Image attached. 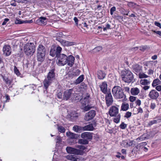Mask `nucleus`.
<instances>
[{"label": "nucleus", "mask_w": 161, "mask_h": 161, "mask_svg": "<svg viewBox=\"0 0 161 161\" xmlns=\"http://www.w3.org/2000/svg\"><path fill=\"white\" fill-rule=\"evenodd\" d=\"M46 49L44 46L39 44L36 50V58L38 61L43 62L45 58Z\"/></svg>", "instance_id": "nucleus-1"}, {"label": "nucleus", "mask_w": 161, "mask_h": 161, "mask_svg": "<svg viewBox=\"0 0 161 161\" xmlns=\"http://www.w3.org/2000/svg\"><path fill=\"white\" fill-rule=\"evenodd\" d=\"M24 51L27 55H33L35 52V49L33 43H26L24 47Z\"/></svg>", "instance_id": "nucleus-2"}, {"label": "nucleus", "mask_w": 161, "mask_h": 161, "mask_svg": "<svg viewBox=\"0 0 161 161\" xmlns=\"http://www.w3.org/2000/svg\"><path fill=\"white\" fill-rule=\"evenodd\" d=\"M112 92L113 96L116 98H122L124 95L122 88L119 86H114L112 90Z\"/></svg>", "instance_id": "nucleus-3"}, {"label": "nucleus", "mask_w": 161, "mask_h": 161, "mask_svg": "<svg viewBox=\"0 0 161 161\" xmlns=\"http://www.w3.org/2000/svg\"><path fill=\"white\" fill-rule=\"evenodd\" d=\"M120 73L123 80L125 82L130 83L132 80L133 76L130 71H121Z\"/></svg>", "instance_id": "nucleus-4"}, {"label": "nucleus", "mask_w": 161, "mask_h": 161, "mask_svg": "<svg viewBox=\"0 0 161 161\" xmlns=\"http://www.w3.org/2000/svg\"><path fill=\"white\" fill-rule=\"evenodd\" d=\"M57 63L59 66H63L67 63V56L64 54H59L58 56Z\"/></svg>", "instance_id": "nucleus-5"}, {"label": "nucleus", "mask_w": 161, "mask_h": 161, "mask_svg": "<svg viewBox=\"0 0 161 161\" xmlns=\"http://www.w3.org/2000/svg\"><path fill=\"white\" fill-rule=\"evenodd\" d=\"M77 93L73 89L67 90L64 91V93L63 99L67 100H68L71 96H73V97H77L76 95Z\"/></svg>", "instance_id": "nucleus-6"}, {"label": "nucleus", "mask_w": 161, "mask_h": 161, "mask_svg": "<svg viewBox=\"0 0 161 161\" xmlns=\"http://www.w3.org/2000/svg\"><path fill=\"white\" fill-rule=\"evenodd\" d=\"M66 150L68 153L75 155H82L83 152L82 151L73 147H67L66 148Z\"/></svg>", "instance_id": "nucleus-7"}, {"label": "nucleus", "mask_w": 161, "mask_h": 161, "mask_svg": "<svg viewBox=\"0 0 161 161\" xmlns=\"http://www.w3.org/2000/svg\"><path fill=\"white\" fill-rule=\"evenodd\" d=\"M62 48L59 46L57 47L56 48L54 47H52L50 50V55L52 57L55 56L57 57L61 53Z\"/></svg>", "instance_id": "nucleus-8"}, {"label": "nucleus", "mask_w": 161, "mask_h": 161, "mask_svg": "<svg viewBox=\"0 0 161 161\" xmlns=\"http://www.w3.org/2000/svg\"><path fill=\"white\" fill-rule=\"evenodd\" d=\"M89 96H87L82 100V103L83 105H86L84 108H82L83 110L85 111H88L92 107V106L89 104Z\"/></svg>", "instance_id": "nucleus-9"}, {"label": "nucleus", "mask_w": 161, "mask_h": 161, "mask_svg": "<svg viewBox=\"0 0 161 161\" xmlns=\"http://www.w3.org/2000/svg\"><path fill=\"white\" fill-rule=\"evenodd\" d=\"M119 106H112L111 107L109 111V113L111 116H114L116 115L119 113Z\"/></svg>", "instance_id": "nucleus-10"}, {"label": "nucleus", "mask_w": 161, "mask_h": 161, "mask_svg": "<svg viewBox=\"0 0 161 161\" xmlns=\"http://www.w3.org/2000/svg\"><path fill=\"white\" fill-rule=\"evenodd\" d=\"M96 115V112L94 110H91L86 113L84 117V119L87 121L92 119Z\"/></svg>", "instance_id": "nucleus-11"}, {"label": "nucleus", "mask_w": 161, "mask_h": 161, "mask_svg": "<svg viewBox=\"0 0 161 161\" xmlns=\"http://www.w3.org/2000/svg\"><path fill=\"white\" fill-rule=\"evenodd\" d=\"M105 97L106 102L108 106L111 105L113 102V99L111 92H108Z\"/></svg>", "instance_id": "nucleus-12"}, {"label": "nucleus", "mask_w": 161, "mask_h": 161, "mask_svg": "<svg viewBox=\"0 0 161 161\" xmlns=\"http://www.w3.org/2000/svg\"><path fill=\"white\" fill-rule=\"evenodd\" d=\"M4 54L7 56L10 55L11 52V48L10 46L5 45L4 46L3 48Z\"/></svg>", "instance_id": "nucleus-13"}, {"label": "nucleus", "mask_w": 161, "mask_h": 161, "mask_svg": "<svg viewBox=\"0 0 161 161\" xmlns=\"http://www.w3.org/2000/svg\"><path fill=\"white\" fill-rule=\"evenodd\" d=\"M159 93L155 90L151 91L149 94V97L152 99H156L159 96Z\"/></svg>", "instance_id": "nucleus-14"}, {"label": "nucleus", "mask_w": 161, "mask_h": 161, "mask_svg": "<svg viewBox=\"0 0 161 161\" xmlns=\"http://www.w3.org/2000/svg\"><path fill=\"white\" fill-rule=\"evenodd\" d=\"M75 60V57L72 55H69L67 57V63L68 65L72 67L74 64Z\"/></svg>", "instance_id": "nucleus-15"}, {"label": "nucleus", "mask_w": 161, "mask_h": 161, "mask_svg": "<svg viewBox=\"0 0 161 161\" xmlns=\"http://www.w3.org/2000/svg\"><path fill=\"white\" fill-rule=\"evenodd\" d=\"M81 137L83 139H86V140L92 139V134L89 132H85L81 135Z\"/></svg>", "instance_id": "nucleus-16"}, {"label": "nucleus", "mask_w": 161, "mask_h": 161, "mask_svg": "<svg viewBox=\"0 0 161 161\" xmlns=\"http://www.w3.org/2000/svg\"><path fill=\"white\" fill-rule=\"evenodd\" d=\"M133 144V141H123L121 142L120 145L123 147H127L131 146Z\"/></svg>", "instance_id": "nucleus-17"}, {"label": "nucleus", "mask_w": 161, "mask_h": 161, "mask_svg": "<svg viewBox=\"0 0 161 161\" xmlns=\"http://www.w3.org/2000/svg\"><path fill=\"white\" fill-rule=\"evenodd\" d=\"M36 22L38 25H45L47 23V18L45 17H41L37 19Z\"/></svg>", "instance_id": "nucleus-18"}, {"label": "nucleus", "mask_w": 161, "mask_h": 161, "mask_svg": "<svg viewBox=\"0 0 161 161\" xmlns=\"http://www.w3.org/2000/svg\"><path fill=\"white\" fill-rule=\"evenodd\" d=\"M101 90L104 94L107 93V84L106 82H103L102 84L100 86Z\"/></svg>", "instance_id": "nucleus-19"}, {"label": "nucleus", "mask_w": 161, "mask_h": 161, "mask_svg": "<svg viewBox=\"0 0 161 161\" xmlns=\"http://www.w3.org/2000/svg\"><path fill=\"white\" fill-rule=\"evenodd\" d=\"M60 42L63 46H70L75 44V43L74 42H69L62 40H61Z\"/></svg>", "instance_id": "nucleus-20"}, {"label": "nucleus", "mask_w": 161, "mask_h": 161, "mask_svg": "<svg viewBox=\"0 0 161 161\" xmlns=\"http://www.w3.org/2000/svg\"><path fill=\"white\" fill-rule=\"evenodd\" d=\"M66 135L69 138L71 139H76L78 137V135L71 132L70 131L67 132L66 133Z\"/></svg>", "instance_id": "nucleus-21"}, {"label": "nucleus", "mask_w": 161, "mask_h": 161, "mask_svg": "<svg viewBox=\"0 0 161 161\" xmlns=\"http://www.w3.org/2000/svg\"><path fill=\"white\" fill-rule=\"evenodd\" d=\"M72 130L77 133H80L83 131V127L76 125L73 127Z\"/></svg>", "instance_id": "nucleus-22"}, {"label": "nucleus", "mask_w": 161, "mask_h": 161, "mask_svg": "<svg viewBox=\"0 0 161 161\" xmlns=\"http://www.w3.org/2000/svg\"><path fill=\"white\" fill-rule=\"evenodd\" d=\"M52 82V81L50 80H49L47 78L45 79L43 82V84L44 86L46 89L48 88L49 86L51 84Z\"/></svg>", "instance_id": "nucleus-23"}, {"label": "nucleus", "mask_w": 161, "mask_h": 161, "mask_svg": "<svg viewBox=\"0 0 161 161\" xmlns=\"http://www.w3.org/2000/svg\"><path fill=\"white\" fill-rule=\"evenodd\" d=\"M140 90L137 87H134L132 88L130 90V92L133 95H137L140 92Z\"/></svg>", "instance_id": "nucleus-24"}, {"label": "nucleus", "mask_w": 161, "mask_h": 161, "mask_svg": "<svg viewBox=\"0 0 161 161\" xmlns=\"http://www.w3.org/2000/svg\"><path fill=\"white\" fill-rule=\"evenodd\" d=\"M55 74L54 71H50L47 75V78L52 81L55 79Z\"/></svg>", "instance_id": "nucleus-25"}, {"label": "nucleus", "mask_w": 161, "mask_h": 161, "mask_svg": "<svg viewBox=\"0 0 161 161\" xmlns=\"http://www.w3.org/2000/svg\"><path fill=\"white\" fill-rule=\"evenodd\" d=\"M94 129V128L92 124H90L86 126L83 127V130H84L92 131Z\"/></svg>", "instance_id": "nucleus-26"}, {"label": "nucleus", "mask_w": 161, "mask_h": 161, "mask_svg": "<svg viewBox=\"0 0 161 161\" xmlns=\"http://www.w3.org/2000/svg\"><path fill=\"white\" fill-rule=\"evenodd\" d=\"M84 75H83L79 76L76 80L74 82V84L77 85L81 82L84 80Z\"/></svg>", "instance_id": "nucleus-27"}, {"label": "nucleus", "mask_w": 161, "mask_h": 161, "mask_svg": "<svg viewBox=\"0 0 161 161\" xmlns=\"http://www.w3.org/2000/svg\"><path fill=\"white\" fill-rule=\"evenodd\" d=\"M161 121V119L159 118L154 119L153 120L150 121L148 125H152L155 124H156L160 122Z\"/></svg>", "instance_id": "nucleus-28"}, {"label": "nucleus", "mask_w": 161, "mask_h": 161, "mask_svg": "<svg viewBox=\"0 0 161 161\" xmlns=\"http://www.w3.org/2000/svg\"><path fill=\"white\" fill-rule=\"evenodd\" d=\"M129 108V104L126 103H122L121 106V109L124 111L127 110Z\"/></svg>", "instance_id": "nucleus-29"}, {"label": "nucleus", "mask_w": 161, "mask_h": 161, "mask_svg": "<svg viewBox=\"0 0 161 161\" xmlns=\"http://www.w3.org/2000/svg\"><path fill=\"white\" fill-rule=\"evenodd\" d=\"M32 22V20H25L23 21H20V20L16 19L15 21V24H21L25 23H31Z\"/></svg>", "instance_id": "nucleus-30"}, {"label": "nucleus", "mask_w": 161, "mask_h": 161, "mask_svg": "<svg viewBox=\"0 0 161 161\" xmlns=\"http://www.w3.org/2000/svg\"><path fill=\"white\" fill-rule=\"evenodd\" d=\"M97 75L98 78L100 79H103L105 75V74L103 72V71H98Z\"/></svg>", "instance_id": "nucleus-31"}, {"label": "nucleus", "mask_w": 161, "mask_h": 161, "mask_svg": "<svg viewBox=\"0 0 161 161\" xmlns=\"http://www.w3.org/2000/svg\"><path fill=\"white\" fill-rule=\"evenodd\" d=\"M140 82L141 84L144 86L148 85L150 84V81L146 79L141 80Z\"/></svg>", "instance_id": "nucleus-32"}, {"label": "nucleus", "mask_w": 161, "mask_h": 161, "mask_svg": "<svg viewBox=\"0 0 161 161\" xmlns=\"http://www.w3.org/2000/svg\"><path fill=\"white\" fill-rule=\"evenodd\" d=\"M78 143L82 144H87L88 143V141L84 139H80L78 140Z\"/></svg>", "instance_id": "nucleus-33"}, {"label": "nucleus", "mask_w": 161, "mask_h": 161, "mask_svg": "<svg viewBox=\"0 0 161 161\" xmlns=\"http://www.w3.org/2000/svg\"><path fill=\"white\" fill-rule=\"evenodd\" d=\"M161 82L158 79H155L153 81L152 84L153 86L155 87L156 86L158 85H159L161 84Z\"/></svg>", "instance_id": "nucleus-34"}, {"label": "nucleus", "mask_w": 161, "mask_h": 161, "mask_svg": "<svg viewBox=\"0 0 161 161\" xmlns=\"http://www.w3.org/2000/svg\"><path fill=\"white\" fill-rule=\"evenodd\" d=\"M114 19L119 21L120 22L123 21V17L118 15H114Z\"/></svg>", "instance_id": "nucleus-35"}, {"label": "nucleus", "mask_w": 161, "mask_h": 161, "mask_svg": "<svg viewBox=\"0 0 161 161\" xmlns=\"http://www.w3.org/2000/svg\"><path fill=\"white\" fill-rule=\"evenodd\" d=\"M142 67L138 64H136L133 65V69L134 70H141Z\"/></svg>", "instance_id": "nucleus-36"}, {"label": "nucleus", "mask_w": 161, "mask_h": 161, "mask_svg": "<svg viewBox=\"0 0 161 161\" xmlns=\"http://www.w3.org/2000/svg\"><path fill=\"white\" fill-rule=\"evenodd\" d=\"M127 5L129 7L133 8H136L138 6L136 3L132 2H128Z\"/></svg>", "instance_id": "nucleus-37"}, {"label": "nucleus", "mask_w": 161, "mask_h": 161, "mask_svg": "<svg viewBox=\"0 0 161 161\" xmlns=\"http://www.w3.org/2000/svg\"><path fill=\"white\" fill-rule=\"evenodd\" d=\"M103 49V48L102 47L100 46H99L95 47L94 49H93L92 50V52L93 53H96L97 52H98L102 50Z\"/></svg>", "instance_id": "nucleus-38"}, {"label": "nucleus", "mask_w": 161, "mask_h": 161, "mask_svg": "<svg viewBox=\"0 0 161 161\" xmlns=\"http://www.w3.org/2000/svg\"><path fill=\"white\" fill-rule=\"evenodd\" d=\"M139 77L140 78H147L148 76L142 72H140L138 74Z\"/></svg>", "instance_id": "nucleus-39"}, {"label": "nucleus", "mask_w": 161, "mask_h": 161, "mask_svg": "<svg viewBox=\"0 0 161 161\" xmlns=\"http://www.w3.org/2000/svg\"><path fill=\"white\" fill-rule=\"evenodd\" d=\"M66 158L68 160L74 161L75 158L74 155H68L66 156Z\"/></svg>", "instance_id": "nucleus-40"}, {"label": "nucleus", "mask_w": 161, "mask_h": 161, "mask_svg": "<svg viewBox=\"0 0 161 161\" xmlns=\"http://www.w3.org/2000/svg\"><path fill=\"white\" fill-rule=\"evenodd\" d=\"M120 115L119 114L117 116L115 117L114 119V122L118 123L119 122L120 119Z\"/></svg>", "instance_id": "nucleus-41"}, {"label": "nucleus", "mask_w": 161, "mask_h": 161, "mask_svg": "<svg viewBox=\"0 0 161 161\" xmlns=\"http://www.w3.org/2000/svg\"><path fill=\"white\" fill-rule=\"evenodd\" d=\"M68 75H69V76L70 77H72L74 76H77L79 75V74H76L75 73L74 71H69L68 73Z\"/></svg>", "instance_id": "nucleus-42"}, {"label": "nucleus", "mask_w": 161, "mask_h": 161, "mask_svg": "<svg viewBox=\"0 0 161 161\" xmlns=\"http://www.w3.org/2000/svg\"><path fill=\"white\" fill-rule=\"evenodd\" d=\"M58 131L61 133H64L65 131V129L62 126H58Z\"/></svg>", "instance_id": "nucleus-43"}, {"label": "nucleus", "mask_w": 161, "mask_h": 161, "mask_svg": "<svg viewBox=\"0 0 161 161\" xmlns=\"http://www.w3.org/2000/svg\"><path fill=\"white\" fill-rule=\"evenodd\" d=\"M4 63L2 58L0 57V69H3Z\"/></svg>", "instance_id": "nucleus-44"}, {"label": "nucleus", "mask_w": 161, "mask_h": 161, "mask_svg": "<svg viewBox=\"0 0 161 161\" xmlns=\"http://www.w3.org/2000/svg\"><path fill=\"white\" fill-rule=\"evenodd\" d=\"M132 115V113L131 112L128 111L125 113L124 117L126 118H128L130 117Z\"/></svg>", "instance_id": "nucleus-45"}, {"label": "nucleus", "mask_w": 161, "mask_h": 161, "mask_svg": "<svg viewBox=\"0 0 161 161\" xmlns=\"http://www.w3.org/2000/svg\"><path fill=\"white\" fill-rule=\"evenodd\" d=\"M119 127L122 129H125L127 127V125L124 122H122L120 125Z\"/></svg>", "instance_id": "nucleus-46"}, {"label": "nucleus", "mask_w": 161, "mask_h": 161, "mask_svg": "<svg viewBox=\"0 0 161 161\" xmlns=\"http://www.w3.org/2000/svg\"><path fill=\"white\" fill-rule=\"evenodd\" d=\"M14 1L17 2L18 3H27L29 1L27 0H14Z\"/></svg>", "instance_id": "nucleus-47"}, {"label": "nucleus", "mask_w": 161, "mask_h": 161, "mask_svg": "<svg viewBox=\"0 0 161 161\" xmlns=\"http://www.w3.org/2000/svg\"><path fill=\"white\" fill-rule=\"evenodd\" d=\"M116 8L114 6L112 7L110 10V13L111 15H113L114 12L116 11Z\"/></svg>", "instance_id": "nucleus-48"}, {"label": "nucleus", "mask_w": 161, "mask_h": 161, "mask_svg": "<svg viewBox=\"0 0 161 161\" xmlns=\"http://www.w3.org/2000/svg\"><path fill=\"white\" fill-rule=\"evenodd\" d=\"M3 79L5 80V81L6 83L7 84L9 85V84H11V80H9L8 79V78H7L4 77Z\"/></svg>", "instance_id": "nucleus-49"}, {"label": "nucleus", "mask_w": 161, "mask_h": 161, "mask_svg": "<svg viewBox=\"0 0 161 161\" xmlns=\"http://www.w3.org/2000/svg\"><path fill=\"white\" fill-rule=\"evenodd\" d=\"M76 147L79 148L80 150L83 151V150L86 149L85 147L83 145H78L76 146Z\"/></svg>", "instance_id": "nucleus-50"}, {"label": "nucleus", "mask_w": 161, "mask_h": 161, "mask_svg": "<svg viewBox=\"0 0 161 161\" xmlns=\"http://www.w3.org/2000/svg\"><path fill=\"white\" fill-rule=\"evenodd\" d=\"M156 107V104L154 103H152L150 105V108L152 109H154Z\"/></svg>", "instance_id": "nucleus-51"}, {"label": "nucleus", "mask_w": 161, "mask_h": 161, "mask_svg": "<svg viewBox=\"0 0 161 161\" xmlns=\"http://www.w3.org/2000/svg\"><path fill=\"white\" fill-rule=\"evenodd\" d=\"M14 73L15 74L18 76L22 77L23 75L19 71H14Z\"/></svg>", "instance_id": "nucleus-52"}, {"label": "nucleus", "mask_w": 161, "mask_h": 161, "mask_svg": "<svg viewBox=\"0 0 161 161\" xmlns=\"http://www.w3.org/2000/svg\"><path fill=\"white\" fill-rule=\"evenodd\" d=\"M110 25L108 24H107L106 25V26L105 27H104L103 28V30L104 31H105L107 30V29H110Z\"/></svg>", "instance_id": "nucleus-53"}, {"label": "nucleus", "mask_w": 161, "mask_h": 161, "mask_svg": "<svg viewBox=\"0 0 161 161\" xmlns=\"http://www.w3.org/2000/svg\"><path fill=\"white\" fill-rule=\"evenodd\" d=\"M147 48V46H143L140 47V49L141 51H144Z\"/></svg>", "instance_id": "nucleus-54"}, {"label": "nucleus", "mask_w": 161, "mask_h": 161, "mask_svg": "<svg viewBox=\"0 0 161 161\" xmlns=\"http://www.w3.org/2000/svg\"><path fill=\"white\" fill-rule=\"evenodd\" d=\"M136 100V97L130 96L129 97V100L131 102H133Z\"/></svg>", "instance_id": "nucleus-55"}, {"label": "nucleus", "mask_w": 161, "mask_h": 161, "mask_svg": "<svg viewBox=\"0 0 161 161\" xmlns=\"http://www.w3.org/2000/svg\"><path fill=\"white\" fill-rule=\"evenodd\" d=\"M57 96L58 98L61 99L62 97V93L61 92H59L57 94Z\"/></svg>", "instance_id": "nucleus-56"}, {"label": "nucleus", "mask_w": 161, "mask_h": 161, "mask_svg": "<svg viewBox=\"0 0 161 161\" xmlns=\"http://www.w3.org/2000/svg\"><path fill=\"white\" fill-rule=\"evenodd\" d=\"M141 103V101L139 99H137L136 102V105H138L139 106H140Z\"/></svg>", "instance_id": "nucleus-57"}, {"label": "nucleus", "mask_w": 161, "mask_h": 161, "mask_svg": "<svg viewBox=\"0 0 161 161\" xmlns=\"http://www.w3.org/2000/svg\"><path fill=\"white\" fill-rule=\"evenodd\" d=\"M154 25L156 26L159 27L160 28H161V25L160 23H159V22H158L157 21H155L154 22Z\"/></svg>", "instance_id": "nucleus-58"}, {"label": "nucleus", "mask_w": 161, "mask_h": 161, "mask_svg": "<svg viewBox=\"0 0 161 161\" xmlns=\"http://www.w3.org/2000/svg\"><path fill=\"white\" fill-rule=\"evenodd\" d=\"M9 20V19L8 18H5L4 19V21L2 24V25H6V23Z\"/></svg>", "instance_id": "nucleus-59"}, {"label": "nucleus", "mask_w": 161, "mask_h": 161, "mask_svg": "<svg viewBox=\"0 0 161 161\" xmlns=\"http://www.w3.org/2000/svg\"><path fill=\"white\" fill-rule=\"evenodd\" d=\"M74 20L75 21V25H78V19H77V18L76 17H75L74 18Z\"/></svg>", "instance_id": "nucleus-60"}, {"label": "nucleus", "mask_w": 161, "mask_h": 161, "mask_svg": "<svg viewBox=\"0 0 161 161\" xmlns=\"http://www.w3.org/2000/svg\"><path fill=\"white\" fill-rule=\"evenodd\" d=\"M137 111L138 113H142L143 112L142 108L140 107H139L138 108H137Z\"/></svg>", "instance_id": "nucleus-61"}, {"label": "nucleus", "mask_w": 161, "mask_h": 161, "mask_svg": "<svg viewBox=\"0 0 161 161\" xmlns=\"http://www.w3.org/2000/svg\"><path fill=\"white\" fill-rule=\"evenodd\" d=\"M74 161H83V159L81 158H75Z\"/></svg>", "instance_id": "nucleus-62"}, {"label": "nucleus", "mask_w": 161, "mask_h": 161, "mask_svg": "<svg viewBox=\"0 0 161 161\" xmlns=\"http://www.w3.org/2000/svg\"><path fill=\"white\" fill-rule=\"evenodd\" d=\"M156 89L158 91H160L161 90V86H157L156 87Z\"/></svg>", "instance_id": "nucleus-63"}, {"label": "nucleus", "mask_w": 161, "mask_h": 161, "mask_svg": "<svg viewBox=\"0 0 161 161\" xmlns=\"http://www.w3.org/2000/svg\"><path fill=\"white\" fill-rule=\"evenodd\" d=\"M10 4L13 6H15L16 5V3H15V1H12L10 2Z\"/></svg>", "instance_id": "nucleus-64"}]
</instances>
